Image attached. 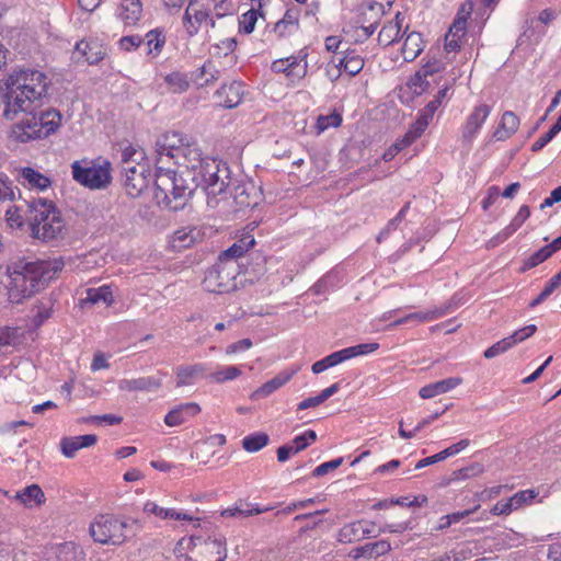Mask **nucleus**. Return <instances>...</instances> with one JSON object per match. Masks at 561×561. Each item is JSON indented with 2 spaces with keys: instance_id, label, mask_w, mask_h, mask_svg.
Wrapping results in <instances>:
<instances>
[{
  "instance_id": "c9c22d12",
  "label": "nucleus",
  "mask_w": 561,
  "mask_h": 561,
  "mask_svg": "<svg viewBox=\"0 0 561 561\" xmlns=\"http://www.w3.org/2000/svg\"><path fill=\"white\" fill-rule=\"evenodd\" d=\"M87 302L98 304L104 302L111 305L113 302V294L108 286H101L99 288H89L87 290Z\"/></svg>"
},
{
  "instance_id": "a211bd4d",
  "label": "nucleus",
  "mask_w": 561,
  "mask_h": 561,
  "mask_svg": "<svg viewBox=\"0 0 561 561\" xmlns=\"http://www.w3.org/2000/svg\"><path fill=\"white\" fill-rule=\"evenodd\" d=\"M201 408L197 403H184L172 409L164 417V423L170 426H179L188 421V419L197 415Z\"/></svg>"
},
{
  "instance_id": "3c124183",
  "label": "nucleus",
  "mask_w": 561,
  "mask_h": 561,
  "mask_svg": "<svg viewBox=\"0 0 561 561\" xmlns=\"http://www.w3.org/2000/svg\"><path fill=\"white\" fill-rule=\"evenodd\" d=\"M537 330L535 324L526 325L519 330H516L513 334L506 337L507 342H510L511 347L516 345L519 342L525 341L530 337Z\"/></svg>"
},
{
  "instance_id": "c756f323",
  "label": "nucleus",
  "mask_w": 561,
  "mask_h": 561,
  "mask_svg": "<svg viewBox=\"0 0 561 561\" xmlns=\"http://www.w3.org/2000/svg\"><path fill=\"white\" fill-rule=\"evenodd\" d=\"M442 85V89L437 92L432 101L427 103V105L420 111L419 116L424 118L426 122H431L434 117L435 112L442 105L443 101L447 98V93L451 87V83L445 81Z\"/></svg>"
},
{
  "instance_id": "1a4fd4ad",
  "label": "nucleus",
  "mask_w": 561,
  "mask_h": 561,
  "mask_svg": "<svg viewBox=\"0 0 561 561\" xmlns=\"http://www.w3.org/2000/svg\"><path fill=\"white\" fill-rule=\"evenodd\" d=\"M110 162L95 164L92 161H75L71 165L73 179L81 185L100 190L111 182Z\"/></svg>"
},
{
  "instance_id": "49530a36",
  "label": "nucleus",
  "mask_w": 561,
  "mask_h": 561,
  "mask_svg": "<svg viewBox=\"0 0 561 561\" xmlns=\"http://www.w3.org/2000/svg\"><path fill=\"white\" fill-rule=\"evenodd\" d=\"M240 375H241V370L238 367L227 366V367L220 368V369L211 373L209 375V377L215 382L221 383L225 381L233 380V379L238 378Z\"/></svg>"
},
{
  "instance_id": "39448f33",
  "label": "nucleus",
  "mask_w": 561,
  "mask_h": 561,
  "mask_svg": "<svg viewBox=\"0 0 561 561\" xmlns=\"http://www.w3.org/2000/svg\"><path fill=\"white\" fill-rule=\"evenodd\" d=\"M190 173H178L158 168L154 180V199L161 208L178 211L183 209L194 191L202 186Z\"/></svg>"
},
{
  "instance_id": "72a5a7b5",
  "label": "nucleus",
  "mask_w": 561,
  "mask_h": 561,
  "mask_svg": "<svg viewBox=\"0 0 561 561\" xmlns=\"http://www.w3.org/2000/svg\"><path fill=\"white\" fill-rule=\"evenodd\" d=\"M400 13L396 15V22L391 21L387 25H385L378 35V42L382 46H389L394 43L400 33V22H399Z\"/></svg>"
},
{
  "instance_id": "774afa93",
  "label": "nucleus",
  "mask_w": 561,
  "mask_h": 561,
  "mask_svg": "<svg viewBox=\"0 0 561 561\" xmlns=\"http://www.w3.org/2000/svg\"><path fill=\"white\" fill-rule=\"evenodd\" d=\"M467 27L466 18H457L454 23L449 27L448 34H453L454 36L462 37L465 35Z\"/></svg>"
},
{
  "instance_id": "2eb2a0df",
  "label": "nucleus",
  "mask_w": 561,
  "mask_h": 561,
  "mask_svg": "<svg viewBox=\"0 0 561 561\" xmlns=\"http://www.w3.org/2000/svg\"><path fill=\"white\" fill-rule=\"evenodd\" d=\"M243 96V85L241 82L232 81L229 84H224L216 91L215 98L220 106L226 108H233L238 106Z\"/></svg>"
},
{
  "instance_id": "09e8293b",
  "label": "nucleus",
  "mask_w": 561,
  "mask_h": 561,
  "mask_svg": "<svg viewBox=\"0 0 561 561\" xmlns=\"http://www.w3.org/2000/svg\"><path fill=\"white\" fill-rule=\"evenodd\" d=\"M268 510H270L268 507H265V508L255 507V508L243 510V508H241L239 506H236V507H232V508L224 510L221 512V516L222 517L245 518L248 516L261 514V513L266 512Z\"/></svg>"
},
{
  "instance_id": "603ef678",
  "label": "nucleus",
  "mask_w": 561,
  "mask_h": 561,
  "mask_svg": "<svg viewBox=\"0 0 561 561\" xmlns=\"http://www.w3.org/2000/svg\"><path fill=\"white\" fill-rule=\"evenodd\" d=\"M342 123V117L337 113H332L330 115H321L318 118L317 122V128L319 133L330 128V127H337Z\"/></svg>"
},
{
  "instance_id": "8fccbe9b",
  "label": "nucleus",
  "mask_w": 561,
  "mask_h": 561,
  "mask_svg": "<svg viewBox=\"0 0 561 561\" xmlns=\"http://www.w3.org/2000/svg\"><path fill=\"white\" fill-rule=\"evenodd\" d=\"M552 254L553 253L551 252V250H549L548 245H545L543 248H541L527 259L522 270L526 271L536 267L537 265L549 259Z\"/></svg>"
},
{
  "instance_id": "13d9d810",
  "label": "nucleus",
  "mask_w": 561,
  "mask_h": 561,
  "mask_svg": "<svg viewBox=\"0 0 561 561\" xmlns=\"http://www.w3.org/2000/svg\"><path fill=\"white\" fill-rule=\"evenodd\" d=\"M510 348H511L510 342H507L506 337H504L503 340L496 342L495 344H493L492 346L486 348L484 351V357L493 358V357L506 352Z\"/></svg>"
},
{
  "instance_id": "0e129e2a",
  "label": "nucleus",
  "mask_w": 561,
  "mask_h": 561,
  "mask_svg": "<svg viewBox=\"0 0 561 561\" xmlns=\"http://www.w3.org/2000/svg\"><path fill=\"white\" fill-rule=\"evenodd\" d=\"M88 421L94 423H105L107 425H116L123 421V417L115 414H103L93 415Z\"/></svg>"
},
{
  "instance_id": "58836bf2",
  "label": "nucleus",
  "mask_w": 561,
  "mask_h": 561,
  "mask_svg": "<svg viewBox=\"0 0 561 561\" xmlns=\"http://www.w3.org/2000/svg\"><path fill=\"white\" fill-rule=\"evenodd\" d=\"M448 306L434 307L427 311H419L408 314L409 321L428 322L447 314Z\"/></svg>"
},
{
  "instance_id": "de8ad7c7",
  "label": "nucleus",
  "mask_w": 561,
  "mask_h": 561,
  "mask_svg": "<svg viewBox=\"0 0 561 561\" xmlns=\"http://www.w3.org/2000/svg\"><path fill=\"white\" fill-rule=\"evenodd\" d=\"M391 550V545L388 540H379L376 542L366 543V558H378L385 556Z\"/></svg>"
},
{
  "instance_id": "f704fd0d",
  "label": "nucleus",
  "mask_w": 561,
  "mask_h": 561,
  "mask_svg": "<svg viewBox=\"0 0 561 561\" xmlns=\"http://www.w3.org/2000/svg\"><path fill=\"white\" fill-rule=\"evenodd\" d=\"M428 124V122L419 116L416 121L410 126L405 135L401 139H399V145L408 147L411 144H413L425 131Z\"/></svg>"
},
{
  "instance_id": "393cba45",
  "label": "nucleus",
  "mask_w": 561,
  "mask_h": 561,
  "mask_svg": "<svg viewBox=\"0 0 561 561\" xmlns=\"http://www.w3.org/2000/svg\"><path fill=\"white\" fill-rule=\"evenodd\" d=\"M424 49V42L421 33H410L403 43L401 53L405 61H413Z\"/></svg>"
},
{
  "instance_id": "c85d7f7f",
  "label": "nucleus",
  "mask_w": 561,
  "mask_h": 561,
  "mask_svg": "<svg viewBox=\"0 0 561 561\" xmlns=\"http://www.w3.org/2000/svg\"><path fill=\"white\" fill-rule=\"evenodd\" d=\"M530 216V208L527 205H523L517 215L513 218L511 224L505 227L501 232L496 234L494 240L503 242L507 240L517 229L528 219Z\"/></svg>"
},
{
  "instance_id": "864d4df0",
  "label": "nucleus",
  "mask_w": 561,
  "mask_h": 561,
  "mask_svg": "<svg viewBox=\"0 0 561 561\" xmlns=\"http://www.w3.org/2000/svg\"><path fill=\"white\" fill-rule=\"evenodd\" d=\"M536 496L537 493L534 490H524L515 493L510 500L514 510H517L524 504L530 503Z\"/></svg>"
},
{
  "instance_id": "aec40b11",
  "label": "nucleus",
  "mask_w": 561,
  "mask_h": 561,
  "mask_svg": "<svg viewBox=\"0 0 561 561\" xmlns=\"http://www.w3.org/2000/svg\"><path fill=\"white\" fill-rule=\"evenodd\" d=\"M461 383L462 379L460 377H450L422 387L419 394L422 399H431L446 393Z\"/></svg>"
},
{
  "instance_id": "a18cd8bd",
  "label": "nucleus",
  "mask_w": 561,
  "mask_h": 561,
  "mask_svg": "<svg viewBox=\"0 0 561 561\" xmlns=\"http://www.w3.org/2000/svg\"><path fill=\"white\" fill-rule=\"evenodd\" d=\"M561 131V115L557 119V122L553 124V126L550 128L548 133L542 135L539 139H537L533 146L531 151L537 152L541 150L548 142H550L557 134Z\"/></svg>"
},
{
  "instance_id": "e433bc0d",
  "label": "nucleus",
  "mask_w": 561,
  "mask_h": 561,
  "mask_svg": "<svg viewBox=\"0 0 561 561\" xmlns=\"http://www.w3.org/2000/svg\"><path fill=\"white\" fill-rule=\"evenodd\" d=\"M270 437L266 433H255L242 439V447L249 453H255L268 444Z\"/></svg>"
},
{
  "instance_id": "dca6fc26",
  "label": "nucleus",
  "mask_w": 561,
  "mask_h": 561,
  "mask_svg": "<svg viewBox=\"0 0 561 561\" xmlns=\"http://www.w3.org/2000/svg\"><path fill=\"white\" fill-rule=\"evenodd\" d=\"M272 70L276 73L284 72L287 77L294 81L295 79H302L307 73V62L301 65L295 56L287 57L285 59L275 60L272 64Z\"/></svg>"
},
{
  "instance_id": "6e6552de",
  "label": "nucleus",
  "mask_w": 561,
  "mask_h": 561,
  "mask_svg": "<svg viewBox=\"0 0 561 561\" xmlns=\"http://www.w3.org/2000/svg\"><path fill=\"white\" fill-rule=\"evenodd\" d=\"M238 268L236 261H219L206 272L203 279L204 289L216 294L233 291L237 288Z\"/></svg>"
},
{
  "instance_id": "412c9836",
  "label": "nucleus",
  "mask_w": 561,
  "mask_h": 561,
  "mask_svg": "<svg viewBox=\"0 0 561 561\" xmlns=\"http://www.w3.org/2000/svg\"><path fill=\"white\" fill-rule=\"evenodd\" d=\"M81 57L84 58V61H87L89 65H94L103 59L104 51L98 43L81 41L76 45V50L72 58L79 61Z\"/></svg>"
},
{
  "instance_id": "69168bd1",
  "label": "nucleus",
  "mask_w": 561,
  "mask_h": 561,
  "mask_svg": "<svg viewBox=\"0 0 561 561\" xmlns=\"http://www.w3.org/2000/svg\"><path fill=\"white\" fill-rule=\"evenodd\" d=\"M252 341L250 339H243V340H240L236 343H232L230 344L227 348H226V354L227 355H231V354H236V353H239V352H242V351H247L249 348L252 347Z\"/></svg>"
},
{
  "instance_id": "2f4dec72",
  "label": "nucleus",
  "mask_w": 561,
  "mask_h": 561,
  "mask_svg": "<svg viewBox=\"0 0 561 561\" xmlns=\"http://www.w3.org/2000/svg\"><path fill=\"white\" fill-rule=\"evenodd\" d=\"M14 499L28 506H31L32 503L41 505L45 502L44 492L37 484H31L22 491L16 492Z\"/></svg>"
},
{
  "instance_id": "bf43d9fd",
  "label": "nucleus",
  "mask_w": 561,
  "mask_h": 561,
  "mask_svg": "<svg viewBox=\"0 0 561 561\" xmlns=\"http://www.w3.org/2000/svg\"><path fill=\"white\" fill-rule=\"evenodd\" d=\"M298 24V15L293 10H287L284 18L278 21L275 25L274 31L278 33L280 36H283V31H280V27H287V25H297Z\"/></svg>"
},
{
  "instance_id": "4c0bfd02",
  "label": "nucleus",
  "mask_w": 561,
  "mask_h": 561,
  "mask_svg": "<svg viewBox=\"0 0 561 561\" xmlns=\"http://www.w3.org/2000/svg\"><path fill=\"white\" fill-rule=\"evenodd\" d=\"M144 160H145L144 150L137 149V148L133 147L131 145H127V146H125V148L122 151V159H121L122 170L124 168H127V164H128V167H133V164L135 165V163H145Z\"/></svg>"
},
{
  "instance_id": "cd10ccee",
  "label": "nucleus",
  "mask_w": 561,
  "mask_h": 561,
  "mask_svg": "<svg viewBox=\"0 0 561 561\" xmlns=\"http://www.w3.org/2000/svg\"><path fill=\"white\" fill-rule=\"evenodd\" d=\"M206 368L202 364L180 366L176 368V387L193 385L195 379L202 376Z\"/></svg>"
},
{
  "instance_id": "79ce46f5",
  "label": "nucleus",
  "mask_w": 561,
  "mask_h": 561,
  "mask_svg": "<svg viewBox=\"0 0 561 561\" xmlns=\"http://www.w3.org/2000/svg\"><path fill=\"white\" fill-rule=\"evenodd\" d=\"M170 90L174 93H181L188 89V80L184 73L172 72L164 78Z\"/></svg>"
},
{
  "instance_id": "4be33fe9",
  "label": "nucleus",
  "mask_w": 561,
  "mask_h": 561,
  "mask_svg": "<svg viewBox=\"0 0 561 561\" xmlns=\"http://www.w3.org/2000/svg\"><path fill=\"white\" fill-rule=\"evenodd\" d=\"M201 238V231L196 227H183L174 231L171 247L181 251L192 247Z\"/></svg>"
},
{
  "instance_id": "052dcab7",
  "label": "nucleus",
  "mask_w": 561,
  "mask_h": 561,
  "mask_svg": "<svg viewBox=\"0 0 561 561\" xmlns=\"http://www.w3.org/2000/svg\"><path fill=\"white\" fill-rule=\"evenodd\" d=\"M255 23L256 12L254 10H249L242 15V20L240 21V30H242L245 34H250L253 32Z\"/></svg>"
},
{
  "instance_id": "ea45409f",
  "label": "nucleus",
  "mask_w": 561,
  "mask_h": 561,
  "mask_svg": "<svg viewBox=\"0 0 561 561\" xmlns=\"http://www.w3.org/2000/svg\"><path fill=\"white\" fill-rule=\"evenodd\" d=\"M484 472V466L480 462H472L467 467L453 471L451 481L466 480L478 477Z\"/></svg>"
},
{
  "instance_id": "a878e982",
  "label": "nucleus",
  "mask_w": 561,
  "mask_h": 561,
  "mask_svg": "<svg viewBox=\"0 0 561 561\" xmlns=\"http://www.w3.org/2000/svg\"><path fill=\"white\" fill-rule=\"evenodd\" d=\"M142 4L140 0H123L119 7V16L126 25H135L141 18Z\"/></svg>"
},
{
  "instance_id": "6e6d98bb",
  "label": "nucleus",
  "mask_w": 561,
  "mask_h": 561,
  "mask_svg": "<svg viewBox=\"0 0 561 561\" xmlns=\"http://www.w3.org/2000/svg\"><path fill=\"white\" fill-rule=\"evenodd\" d=\"M144 512L154 514L156 516H158L162 519H167V518L172 519V517L174 516V510L160 507L158 504H156L154 502H151V501H148L145 504Z\"/></svg>"
},
{
  "instance_id": "e2e57ef3",
  "label": "nucleus",
  "mask_w": 561,
  "mask_h": 561,
  "mask_svg": "<svg viewBox=\"0 0 561 561\" xmlns=\"http://www.w3.org/2000/svg\"><path fill=\"white\" fill-rule=\"evenodd\" d=\"M470 444V440L468 438L460 439L458 443L453 444L451 446L447 447L446 449L442 450V455L444 459L447 457L454 456L466 449Z\"/></svg>"
},
{
  "instance_id": "4468645a",
  "label": "nucleus",
  "mask_w": 561,
  "mask_h": 561,
  "mask_svg": "<svg viewBox=\"0 0 561 561\" xmlns=\"http://www.w3.org/2000/svg\"><path fill=\"white\" fill-rule=\"evenodd\" d=\"M197 0H190L187 8L183 15V27L188 36H194L198 33L203 22H207L209 12L207 10L196 8Z\"/></svg>"
},
{
  "instance_id": "4d7b16f0",
  "label": "nucleus",
  "mask_w": 561,
  "mask_h": 561,
  "mask_svg": "<svg viewBox=\"0 0 561 561\" xmlns=\"http://www.w3.org/2000/svg\"><path fill=\"white\" fill-rule=\"evenodd\" d=\"M245 251L247 249L242 244L234 243L220 254L219 261H236V259L241 257Z\"/></svg>"
},
{
  "instance_id": "f3484780",
  "label": "nucleus",
  "mask_w": 561,
  "mask_h": 561,
  "mask_svg": "<svg viewBox=\"0 0 561 561\" xmlns=\"http://www.w3.org/2000/svg\"><path fill=\"white\" fill-rule=\"evenodd\" d=\"M333 66L336 70V75L334 76V79H336L341 75V69H343L345 72H347L350 76L354 77L364 67V59L355 54L354 51H350L343 57L333 58L332 61L329 64V67Z\"/></svg>"
},
{
  "instance_id": "a19ab883",
  "label": "nucleus",
  "mask_w": 561,
  "mask_h": 561,
  "mask_svg": "<svg viewBox=\"0 0 561 561\" xmlns=\"http://www.w3.org/2000/svg\"><path fill=\"white\" fill-rule=\"evenodd\" d=\"M220 70L211 61L205 62L199 69L197 80L199 85L210 84L220 78Z\"/></svg>"
},
{
  "instance_id": "9b49d317",
  "label": "nucleus",
  "mask_w": 561,
  "mask_h": 561,
  "mask_svg": "<svg viewBox=\"0 0 561 561\" xmlns=\"http://www.w3.org/2000/svg\"><path fill=\"white\" fill-rule=\"evenodd\" d=\"M124 187L131 197H138L150 183V170L147 163H135V167L124 168Z\"/></svg>"
},
{
  "instance_id": "5fc2aeb1",
  "label": "nucleus",
  "mask_w": 561,
  "mask_h": 561,
  "mask_svg": "<svg viewBox=\"0 0 561 561\" xmlns=\"http://www.w3.org/2000/svg\"><path fill=\"white\" fill-rule=\"evenodd\" d=\"M16 342V329L4 328L0 331V352H4V348L15 345Z\"/></svg>"
},
{
  "instance_id": "20e7f679",
  "label": "nucleus",
  "mask_w": 561,
  "mask_h": 561,
  "mask_svg": "<svg viewBox=\"0 0 561 561\" xmlns=\"http://www.w3.org/2000/svg\"><path fill=\"white\" fill-rule=\"evenodd\" d=\"M64 261L19 259L12 262L8 268L9 276L8 297L12 304H20L44 288L61 270Z\"/></svg>"
},
{
  "instance_id": "423d86ee",
  "label": "nucleus",
  "mask_w": 561,
  "mask_h": 561,
  "mask_svg": "<svg viewBox=\"0 0 561 561\" xmlns=\"http://www.w3.org/2000/svg\"><path fill=\"white\" fill-rule=\"evenodd\" d=\"M28 228L32 238L54 242L64 238L65 224L55 205L44 198L27 202Z\"/></svg>"
},
{
  "instance_id": "473e14b6",
  "label": "nucleus",
  "mask_w": 561,
  "mask_h": 561,
  "mask_svg": "<svg viewBox=\"0 0 561 561\" xmlns=\"http://www.w3.org/2000/svg\"><path fill=\"white\" fill-rule=\"evenodd\" d=\"M21 178L31 186L36 187L41 191L46 190L50 186L51 182L49 178L39 173L32 168H24L21 170Z\"/></svg>"
},
{
  "instance_id": "f03ea898",
  "label": "nucleus",
  "mask_w": 561,
  "mask_h": 561,
  "mask_svg": "<svg viewBox=\"0 0 561 561\" xmlns=\"http://www.w3.org/2000/svg\"><path fill=\"white\" fill-rule=\"evenodd\" d=\"M210 182L207 186L206 203L221 215L254 208L262 201V192L253 182H238L231 178L229 167L218 169L211 162L208 168Z\"/></svg>"
},
{
  "instance_id": "680f3d73",
  "label": "nucleus",
  "mask_w": 561,
  "mask_h": 561,
  "mask_svg": "<svg viewBox=\"0 0 561 561\" xmlns=\"http://www.w3.org/2000/svg\"><path fill=\"white\" fill-rule=\"evenodd\" d=\"M343 463V458L340 457V458H336V459H333L331 461H328V462H323L321 463L320 466H318L312 474L314 477H321V476H324L327 474L329 471L331 470H334V469H337Z\"/></svg>"
},
{
  "instance_id": "c03bdc74",
  "label": "nucleus",
  "mask_w": 561,
  "mask_h": 561,
  "mask_svg": "<svg viewBox=\"0 0 561 561\" xmlns=\"http://www.w3.org/2000/svg\"><path fill=\"white\" fill-rule=\"evenodd\" d=\"M379 348L378 343H363L355 346L343 348L345 359H351L356 356L366 355L373 353Z\"/></svg>"
},
{
  "instance_id": "bb28decb",
  "label": "nucleus",
  "mask_w": 561,
  "mask_h": 561,
  "mask_svg": "<svg viewBox=\"0 0 561 561\" xmlns=\"http://www.w3.org/2000/svg\"><path fill=\"white\" fill-rule=\"evenodd\" d=\"M365 520H357L344 525L337 535V539L342 543H351L365 538L364 531Z\"/></svg>"
},
{
  "instance_id": "5701e85b",
  "label": "nucleus",
  "mask_w": 561,
  "mask_h": 561,
  "mask_svg": "<svg viewBox=\"0 0 561 561\" xmlns=\"http://www.w3.org/2000/svg\"><path fill=\"white\" fill-rule=\"evenodd\" d=\"M161 379L156 377H140L137 379H123L118 388L123 391H154L161 387Z\"/></svg>"
},
{
  "instance_id": "37998d69",
  "label": "nucleus",
  "mask_w": 561,
  "mask_h": 561,
  "mask_svg": "<svg viewBox=\"0 0 561 561\" xmlns=\"http://www.w3.org/2000/svg\"><path fill=\"white\" fill-rule=\"evenodd\" d=\"M165 43V37L159 30H151L146 34V46L149 54H159Z\"/></svg>"
},
{
  "instance_id": "f257e3e1",
  "label": "nucleus",
  "mask_w": 561,
  "mask_h": 561,
  "mask_svg": "<svg viewBox=\"0 0 561 561\" xmlns=\"http://www.w3.org/2000/svg\"><path fill=\"white\" fill-rule=\"evenodd\" d=\"M7 91L2 95L3 116L14 119L24 116L14 125L12 137L20 142L42 139L55 133L61 123L56 110L39 111L47 92V78L38 70H20L9 76Z\"/></svg>"
},
{
  "instance_id": "7c9ffc66",
  "label": "nucleus",
  "mask_w": 561,
  "mask_h": 561,
  "mask_svg": "<svg viewBox=\"0 0 561 561\" xmlns=\"http://www.w3.org/2000/svg\"><path fill=\"white\" fill-rule=\"evenodd\" d=\"M519 126V118L515 113L506 111L502 116L500 128L494 131L497 140H504L514 134Z\"/></svg>"
},
{
  "instance_id": "7ed1b4c3",
  "label": "nucleus",
  "mask_w": 561,
  "mask_h": 561,
  "mask_svg": "<svg viewBox=\"0 0 561 561\" xmlns=\"http://www.w3.org/2000/svg\"><path fill=\"white\" fill-rule=\"evenodd\" d=\"M156 152L158 163L162 162L163 157L173 159L174 162L183 168L179 173H190V178H195L207 194V186L214 182L209 176L208 168L211 162L218 169L226 168L228 164L221 160L209 157H203L202 150L195 141H191L186 136L173 131L163 135L156 142Z\"/></svg>"
},
{
  "instance_id": "338daca9",
  "label": "nucleus",
  "mask_w": 561,
  "mask_h": 561,
  "mask_svg": "<svg viewBox=\"0 0 561 561\" xmlns=\"http://www.w3.org/2000/svg\"><path fill=\"white\" fill-rule=\"evenodd\" d=\"M322 360H323V364L325 365V369H328V368L334 367V366L345 362L346 359H345L343 350H341V351L334 352V353L325 356L324 358H322Z\"/></svg>"
},
{
  "instance_id": "0eeeda50",
  "label": "nucleus",
  "mask_w": 561,
  "mask_h": 561,
  "mask_svg": "<svg viewBox=\"0 0 561 561\" xmlns=\"http://www.w3.org/2000/svg\"><path fill=\"white\" fill-rule=\"evenodd\" d=\"M130 528L115 516L99 515L90 525V534L100 543L121 545L130 536Z\"/></svg>"
},
{
  "instance_id": "b1692460",
  "label": "nucleus",
  "mask_w": 561,
  "mask_h": 561,
  "mask_svg": "<svg viewBox=\"0 0 561 561\" xmlns=\"http://www.w3.org/2000/svg\"><path fill=\"white\" fill-rule=\"evenodd\" d=\"M293 375H294V371H291V373L284 371V373L278 374L271 380L263 383L260 388L254 390L251 393L250 398L252 400H259V399L266 398V397L271 396L274 391H276L280 387H283L285 383H287L291 379Z\"/></svg>"
},
{
  "instance_id": "6ab92c4d",
  "label": "nucleus",
  "mask_w": 561,
  "mask_h": 561,
  "mask_svg": "<svg viewBox=\"0 0 561 561\" xmlns=\"http://www.w3.org/2000/svg\"><path fill=\"white\" fill-rule=\"evenodd\" d=\"M98 440V437L93 434H87L75 437H65L60 442L62 454L67 458L75 457L76 453L84 447L93 446Z\"/></svg>"
},
{
  "instance_id": "9d476101",
  "label": "nucleus",
  "mask_w": 561,
  "mask_h": 561,
  "mask_svg": "<svg viewBox=\"0 0 561 561\" xmlns=\"http://www.w3.org/2000/svg\"><path fill=\"white\" fill-rule=\"evenodd\" d=\"M426 58L425 64L410 78L408 83L416 94L428 91L433 84H443L442 73L446 69V62L430 54H427Z\"/></svg>"
},
{
  "instance_id": "ddd939ff",
  "label": "nucleus",
  "mask_w": 561,
  "mask_h": 561,
  "mask_svg": "<svg viewBox=\"0 0 561 561\" xmlns=\"http://www.w3.org/2000/svg\"><path fill=\"white\" fill-rule=\"evenodd\" d=\"M490 113L491 106L488 104H480L476 106L467 117L466 124L462 127V138L467 141H471L482 127Z\"/></svg>"
},
{
  "instance_id": "f8f14e48",
  "label": "nucleus",
  "mask_w": 561,
  "mask_h": 561,
  "mask_svg": "<svg viewBox=\"0 0 561 561\" xmlns=\"http://www.w3.org/2000/svg\"><path fill=\"white\" fill-rule=\"evenodd\" d=\"M191 542L198 548V554L202 561H225L227 551L225 542L218 538L203 539L202 537L192 536Z\"/></svg>"
}]
</instances>
